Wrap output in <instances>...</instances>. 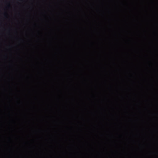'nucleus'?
Wrapping results in <instances>:
<instances>
[{"mask_svg":"<svg viewBox=\"0 0 158 158\" xmlns=\"http://www.w3.org/2000/svg\"><path fill=\"white\" fill-rule=\"evenodd\" d=\"M20 1H22V0H19Z\"/></svg>","mask_w":158,"mask_h":158,"instance_id":"nucleus-1","label":"nucleus"}]
</instances>
